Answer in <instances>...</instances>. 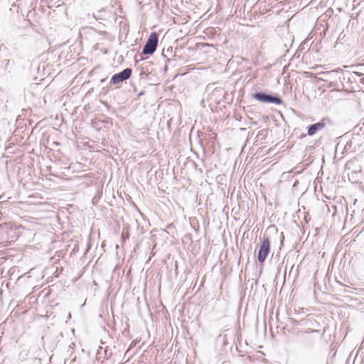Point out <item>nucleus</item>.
<instances>
[{
    "label": "nucleus",
    "mask_w": 364,
    "mask_h": 364,
    "mask_svg": "<svg viewBox=\"0 0 364 364\" xmlns=\"http://www.w3.org/2000/svg\"><path fill=\"white\" fill-rule=\"evenodd\" d=\"M270 251V242L268 237H264L259 246L257 259L260 263H263Z\"/></svg>",
    "instance_id": "f257e3e1"
},
{
    "label": "nucleus",
    "mask_w": 364,
    "mask_h": 364,
    "mask_svg": "<svg viewBox=\"0 0 364 364\" xmlns=\"http://www.w3.org/2000/svg\"><path fill=\"white\" fill-rule=\"evenodd\" d=\"M159 36L156 32L150 34L148 41L143 48V54H153L158 45Z\"/></svg>",
    "instance_id": "f03ea898"
},
{
    "label": "nucleus",
    "mask_w": 364,
    "mask_h": 364,
    "mask_svg": "<svg viewBox=\"0 0 364 364\" xmlns=\"http://www.w3.org/2000/svg\"><path fill=\"white\" fill-rule=\"evenodd\" d=\"M132 70L131 68H126L122 72L114 75L111 78V82L113 84H118L130 77Z\"/></svg>",
    "instance_id": "7ed1b4c3"
},
{
    "label": "nucleus",
    "mask_w": 364,
    "mask_h": 364,
    "mask_svg": "<svg viewBox=\"0 0 364 364\" xmlns=\"http://www.w3.org/2000/svg\"><path fill=\"white\" fill-rule=\"evenodd\" d=\"M254 98L260 101V102H272L277 105H279L282 103V100L277 97H273L271 95H266L264 93H260L257 92L254 95Z\"/></svg>",
    "instance_id": "20e7f679"
},
{
    "label": "nucleus",
    "mask_w": 364,
    "mask_h": 364,
    "mask_svg": "<svg viewBox=\"0 0 364 364\" xmlns=\"http://www.w3.org/2000/svg\"><path fill=\"white\" fill-rule=\"evenodd\" d=\"M325 127V123L323 122H317L309 127L308 130V135L312 136L317 132L323 129Z\"/></svg>",
    "instance_id": "39448f33"
},
{
    "label": "nucleus",
    "mask_w": 364,
    "mask_h": 364,
    "mask_svg": "<svg viewBox=\"0 0 364 364\" xmlns=\"http://www.w3.org/2000/svg\"><path fill=\"white\" fill-rule=\"evenodd\" d=\"M303 74L306 77H316V75L312 73H310V72H304Z\"/></svg>",
    "instance_id": "423d86ee"
},
{
    "label": "nucleus",
    "mask_w": 364,
    "mask_h": 364,
    "mask_svg": "<svg viewBox=\"0 0 364 364\" xmlns=\"http://www.w3.org/2000/svg\"><path fill=\"white\" fill-rule=\"evenodd\" d=\"M122 239H124H124H125V237H126V235H124V233H122Z\"/></svg>",
    "instance_id": "0eeeda50"
},
{
    "label": "nucleus",
    "mask_w": 364,
    "mask_h": 364,
    "mask_svg": "<svg viewBox=\"0 0 364 364\" xmlns=\"http://www.w3.org/2000/svg\"><path fill=\"white\" fill-rule=\"evenodd\" d=\"M122 239H124H124H125V237H126V235H124V233H122Z\"/></svg>",
    "instance_id": "6e6552de"
}]
</instances>
